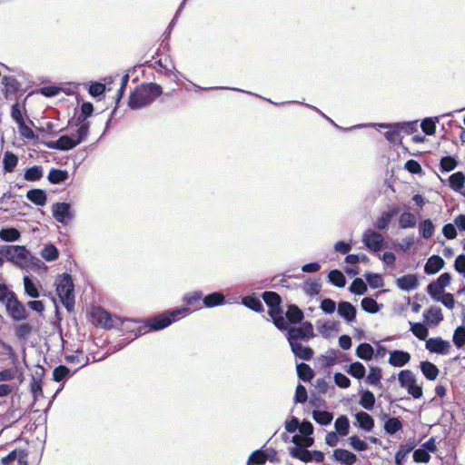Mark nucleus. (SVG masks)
<instances>
[{
    "label": "nucleus",
    "mask_w": 465,
    "mask_h": 465,
    "mask_svg": "<svg viewBox=\"0 0 465 465\" xmlns=\"http://www.w3.org/2000/svg\"><path fill=\"white\" fill-rule=\"evenodd\" d=\"M163 94V88L156 83H144L134 88L131 92L128 106L132 110H139L151 104L157 97Z\"/></svg>",
    "instance_id": "f257e3e1"
},
{
    "label": "nucleus",
    "mask_w": 465,
    "mask_h": 465,
    "mask_svg": "<svg viewBox=\"0 0 465 465\" xmlns=\"http://www.w3.org/2000/svg\"><path fill=\"white\" fill-rule=\"evenodd\" d=\"M0 254L3 255L8 262L15 264L20 268L28 267L41 262V261L34 257L30 252L22 245H2L0 246Z\"/></svg>",
    "instance_id": "f03ea898"
},
{
    "label": "nucleus",
    "mask_w": 465,
    "mask_h": 465,
    "mask_svg": "<svg viewBox=\"0 0 465 465\" xmlns=\"http://www.w3.org/2000/svg\"><path fill=\"white\" fill-rule=\"evenodd\" d=\"M55 285L61 302L68 312H72L74 310L75 303L74 285L72 275L67 272L59 275L55 281Z\"/></svg>",
    "instance_id": "7ed1b4c3"
},
{
    "label": "nucleus",
    "mask_w": 465,
    "mask_h": 465,
    "mask_svg": "<svg viewBox=\"0 0 465 465\" xmlns=\"http://www.w3.org/2000/svg\"><path fill=\"white\" fill-rule=\"evenodd\" d=\"M88 136V127L86 125H83L76 130V137H73L72 135L64 134L61 135L55 141H47L43 142L45 146L49 149L58 150L63 152H67L69 150L74 149L78 144L83 143L86 137Z\"/></svg>",
    "instance_id": "20e7f679"
},
{
    "label": "nucleus",
    "mask_w": 465,
    "mask_h": 465,
    "mask_svg": "<svg viewBox=\"0 0 465 465\" xmlns=\"http://www.w3.org/2000/svg\"><path fill=\"white\" fill-rule=\"evenodd\" d=\"M286 330V338L289 342H300L314 337L313 326L310 322H303L298 327H290Z\"/></svg>",
    "instance_id": "39448f33"
},
{
    "label": "nucleus",
    "mask_w": 465,
    "mask_h": 465,
    "mask_svg": "<svg viewBox=\"0 0 465 465\" xmlns=\"http://www.w3.org/2000/svg\"><path fill=\"white\" fill-rule=\"evenodd\" d=\"M4 305L5 306L8 316L15 322L25 321L28 318V312L22 302L18 300L15 292L11 295Z\"/></svg>",
    "instance_id": "423d86ee"
},
{
    "label": "nucleus",
    "mask_w": 465,
    "mask_h": 465,
    "mask_svg": "<svg viewBox=\"0 0 465 465\" xmlns=\"http://www.w3.org/2000/svg\"><path fill=\"white\" fill-rule=\"evenodd\" d=\"M171 324L172 323L168 314L166 311H164L163 312L148 319L145 326H139L137 328V331L135 332V336L138 337L145 333L147 328L151 331H160L170 326Z\"/></svg>",
    "instance_id": "0eeeda50"
},
{
    "label": "nucleus",
    "mask_w": 465,
    "mask_h": 465,
    "mask_svg": "<svg viewBox=\"0 0 465 465\" xmlns=\"http://www.w3.org/2000/svg\"><path fill=\"white\" fill-rule=\"evenodd\" d=\"M52 214L54 220L62 224H67L74 218L71 203L65 202L54 203L52 205Z\"/></svg>",
    "instance_id": "6e6552de"
},
{
    "label": "nucleus",
    "mask_w": 465,
    "mask_h": 465,
    "mask_svg": "<svg viewBox=\"0 0 465 465\" xmlns=\"http://www.w3.org/2000/svg\"><path fill=\"white\" fill-rule=\"evenodd\" d=\"M380 128L389 129L385 134V138L392 144H401L404 151H407V148L402 144L401 131L403 129H407V122H401L394 124H376Z\"/></svg>",
    "instance_id": "1a4fd4ad"
},
{
    "label": "nucleus",
    "mask_w": 465,
    "mask_h": 465,
    "mask_svg": "<svg viewBox=\"0 0 465 465\" xmlns=\"http://www.w3.org/2000/svg\"><path fill=\"white\" fill-rule=\"evenodd\" d=\"M94 317L96 319V322L99 325L106 328V329H112L115 327V322H119L121 325L123 326V329L125 331H129V327L125 325V322H131V321H124L121 317L116 316L114 319H113L112 315L106 312L104 309H97L94 313Z\"/></svg>",
    "instance_id": "9d476101"
},
{
    "label": "nucleus",
    "mask_w": 465,
    "mask_h": 465,
    "mask_svg": "<svg viewBox=\"0 0 465 465\" xmlns=\"http://www.w3.org/2000/svg\"><path fill=\"white\" fill-rule=\"evenodd\" d=\"M362 242L366 248L373 252H379L384 247L383 236L371 229L364 232Z\"/></svg>",
    "instance_id": "9b49d317"
},
{
    "label": "nucleus",
    "mask_w": 465,
    "mask_h": 465,
    "mask_svg": "<svg viewBox=\"0 0 465 465\" xmlns=\"http://www.w3.org/2000/svg\"><path fill=\"white\" fill-rule=\"evenodd\" d=\"M290 455L292 458L298 459L303 462H308L309 460V453L314 454V461L317 463H322L324 460V453L321 450H309L305 449L302 445H296L292 448H290Z\"/></svg>",
    "instance_id": "f8f14e48"
},
{
    "label": "nucleus",
    "mask_w": 465,
    "mask_h": 465,
    "mask_svg": "<svg viewBox=\"0 0 465 465\" xmlns=\"http://www.w3.org/2000/svg\"><path fill=\"white\" fill-rule=\"evenodd\" d=\"M425 348L433 353L447 355L451 348L450 342L444 341L440 337L430 338L426 340Z\"/></svg>",
    "instance_id": "ddd939ff"
},
{
    "label": "nucleus",
    "mask_w": 465,
    "mask_h": 465,
    "mask_svg": "<svg viewBox=\"0 0 465 465\" xmlns=\"http://www.w3.org/2000/svg\"><path fill=\"white\" fill-rule=\"evenodd\" d=\"M338 315L344 319L348 323L356 320L357 309L351 302L341 301L338 302Z\"/></svg>",
    "instance_id": "4468645a"
},
{
    "label": "nucleus",
    "mask_w": 465,
    "mask_h": 465,
    "mask_svg": "<svg viewBox=\"0 0 465 465\" xmlns=\"http://www.w3.org/2000/svg\"><path fill=\"white\" fill-rule=\"evenodd\" d=\"M93 113H94L93 104L90 102H84L80 107V114L74 121V125L77 126L78 128L83 125H86L89 129L90 123L87 122V119L93 114Z\"/></svg>",
    "instance_id": "2eb2a0df"
},
{
    "label": "nucleus",
    "mask_w": 465,
    "mask_h": 465,
    "mask_svg": "<svg viewBox=\"0 0 465 465\" xmlns=\"http://www.w3.org/2000/svg\"><path fill=\"white\" fill-rule=\"evenodd\" d=\"M2 84L5 86L4 95L7 100L12 99V95L15 94L21 88V84L14 76L4 75Z\"/></svg>",
    "instance_id": "dca6fc26"
},
{
    "label": "nucleus",
    "mask_w": 465,
    "mask_h": 465,
    "mask_svg": "<svg viewBox=\"0 0 465 465\" xmlns=\"http://www.w3.org/2000/svg\"><path fill=\"white\" fill-rule=\"evenodd\" d=\"M332 459L342 465H353L357 460V456L348 450L336 449L333 450Z\"/></svg>",
    "instance_id": "f3484780"
},
{
    "label": "nucleus",
    "mask_w": 465,
    "mask_h": 465,
    "mask_svg": "<svg viewBox=\"0 0 465 465\" xmlns=\"http://www.w3.org/2000/svg\"><path fill=\"white\" fill-rule=\"evenodd\" d=\"M268 314L272 319L273 324L280 330L284 331L287 329V324L283 317V311L282 305L272 307L268 309Z\"/></svg>",
    "instance_id": "a211bd4d"
},
{
    "label": "nucleus",
    "mask_w": 465,
    "mask_h": 465,
    "mask_svg": "<svg viewBox=\"0 0 465 465\" xmlns=\"http://www.w3.org/2000/svg\"><path fill=\"white\" fill-rule=\"evenodd\" d=\"M291 350L295 357L303 361H310L313 356V351L309 346H303L301 342H289Z\"/></svg>",
    "instance_id": "6ab92c4d"
},
{
    "label": "nucleus",
    "mask_w": 465,
    "mask_h": 465,
    "mask_svg": "<svg viewBox=\"0 0 465 465\" xmlns=\"http://www.w3.org/2000/svg\"><path fill=\"white\" fill-rule=\"evenodd\" d=\"M355 419L360 429L368 432L372 430L374 420L369 413L360 411L355 414Z\"/></svg>",
    "instance_id": "aec40b11"
},
{
    "label": "nucleus",
    "mask_w": 465,
    "mask_h": 465,
    "mask_svg": "<svg viewBox=\"0 0 465 465\" xmlns=\"http://www.w3.org/2000/svg\"><path fill=\"white\" fill-rule=\"evenodd\" d=\"M27 199L37 206H45L47 202L46 192L43 189H31L26 193Z\"/></svg>",
    "instance_id": "412c9836"
},
{
    "label": "nucleus",
    "mask_w": 465,
    "mask_h": 465,
    "mask_svg": "<svg viewBox=\"0 0 465 465\" xmlns=\"http://www.w3.org/2000/svg\"><path fill=\"white\" fill-rule=\"evenodd\" d=\"M201 300H203V292L201 291L188 292L183 298L184 306L191 308L193 312L201 308L199 306Z\"/></svg>",
    "instance_id": "4be33fe9"
},
{
    "label": "nucleus",
    "mask_w": 465,
    "mask_h": 465,
    "mask_svg": "<svg viewBox=\"0 0 465 465\" xmlns=\"http://www.w3.org/2000/svg\"><path fill=\"white\" fill-rule=\"evenodd\" d=\"M398 213L397 209H391L387 212H383L381 215L377 219L374 223V226L379 231L385 230L389 224L391 223L393 217H395Z\"/></svg>",
    "instance_id": "5701e85b"
},
{
    "label": "nucleus",
    "mask_w": 465,
    "mask_h": 465,
    "mask_svg": "<svg viewBox=\"0 0 465 465\" xmlns=\"http://www.w3.org/2000/svg\"><path fill=\"white\" fill-rule=\"evenodd\" d=\"M206 308H213L225 303V296L220 292H213L203 297Z\"/></svg>",
    "instance_id": "b1692460"
},
{
    "label": "nucleus",
    "mask_w": 465,
    "mask_h": 465,
    "mask_svg": "<svg viewBox=\"0 0 465 465\" xmlns=\"http://www.w3.org/2000/svg\"><path fill=\"white\" fill-rule=\"evenodd\" d=\"M289 323H301L304 318L303 312L295 304H290L285 312Z\"/></svg>",
    "instance_id": "393cba45"
},
{
    "label": "nucleus",
    "mask_w": 465,
    "mask_h": 465,
    "mask_svg": "<svg viewBox=\"0 0 465 465\" xmlns=\"http://www.w3.org/2000/svg\"><path fill=\"white\" fill-rule=\"evenodd\" d=\"M78 369L71 371L67 366L60 364L53 371V380L56 382L64 381L66 379L72 377Z\"/></svg>",
    "instance_id": "a878e982"
},
{
    "label": "nucleus",
    "mask_w": 465,
    "mask_h": 465,
    "mask_svg": "<svg viewBox=\"0 0 465 465\" xmlns=\"http://www.w3.org/2000/svg\"><path fill=\"white\" fill-rule=\"evenodd\" d=\"M242 304L256 312H262L264 308L261 300L253 293L242 298Z\"/></svg>",
    "instance_id": "bb28decb"
},
{
    "label": "nucleus",
    "mask_w": 465,
    "mask_h": 465,
    "mask_svg": "<svg viewBox=\"0 0 465 465\" xmlns=\"http://www.w3.org/2000/svg\"><path fill=\"white\" fill-rule=\"evenodd\" d=\"M69 178L67 170L52 168L47 175L48 181L52 184L64 183Z\"/></svg>",
    "instance_id": "cd10ccee"
},
{
    "label": "nucleus",
    "mask_w": 465,
    "mask_h": 465,
    "mask_svg": "<svg viewBox=\"0 0 465 465\" xmlns=\"http://www.w3.org/2000/svg\"><path fill=\"white\" fill-rule=\"evenodd\" d=\"M443 266L444 260L438 255H433L427 261L424 270L428 274H434L438 272Z\"/></svg>",
    "instance_id": "c85d7f7f"
},
{
    "label": "nucleus",
    "mask_w": 465,
    "mask_h": 465,
    "mask_svg": "<svg viewBox=\"0 0 465 465\" xmlns=\"http://www.w3.org/2000/svg\"><path fill=\"white\" fill-rule=\"evenodd\" d=\"M296 371L299 379L304 382H310L314 377L313 370L305 362L297 363Z\"/></svg>",
    "instance_id": "c756f323"
},
{
    "label": "nucleus",
    "mask_w": 465,
    "mask_h": 465,
    "mask_svg": "<svg viewBox=\"0 0 465 465\" xmlns=\"http://www.w3.org/2000/svg\"><path fill=\"white\" fill-rule=\"evenodd\" d=\"M361 306L364 312L371 314L377 313L383 307L371 296L364 297L361 300Z\"/></svg>",
    "instance_id": "7c9ffc66"
},
{
    "label": "nucleus",
    "mask_w": 465,
    "mask_h": 465,
    "mask_svg": "<svg viewBox=\"0 0 465 465\" xmlns=\"http://www.w3.org/2000/svg\"><path fill=\"white\" fill-rule=\"evenodd\" d=\"M168 317L171 321V323L175 322L176 321L186 317L187 315L193 312V310L189 307L182 306L171 310L166 311Z\"/></svg>",
    "instance_id": "2f4dec72"
},
{
    "label": "nucleus",
    "mask_w": 465,
    "mask_h": 465,
    "mask_svg": "<svg viewBox=\"0 0 465 465\" xmlns=\"http://www.w3.org/2000/svg\"><path fill=\"white\" fill-rule=\"evenodd\" d=\"M334 428L336 430L335 432H337L341 437L348 435L350 430L349 418L346 415H340L334 422Z\"/></svg>",
    "instance_id": "473e14b6"
},
{
    "label": "nucleus",
    "mask_w": 465,
    "mask_h": 465,
    "mask_svg": "<svg viewBox=\"0 0 465 465\" xmlns=\"http://www.w3.org/2000/svg\"><path fill=\"white\" fill-rule=\"evenodd\" d=\"M24 287H25V293L31 298L37 299L40 297V292L38 290V287L36 286L35 282H34L33 278L25 275L24 277Z\"/></svg>",
    "instance_id": "72a5a7b5"
},
{
    "label": "nucleus",
    "mask_w": 465,
    "mask_h": 465,
    "mask_svg": "<svg viewBox=\"0 0 465 465\" xmlns=\"http://www.w3.org/2000/svg\"><path fill=\"white\" fill-rule=\"evenodd\" d=\"M312 418L318 424L327 426L331 424L333 414L327 411L314 410L312 411Z\"/></svg>",
    "instance_id": "f704fd0d"
},
{
    "label": "nucleus",
    "mask_w": 465,
    "mask_h": 465,
    "mask_svg": "<svg viewBox=\"0 0 465 465\" xmlns=\"http://www.w3.org/2000/svg\"><path fill=\"white\" fill-rule=\"evenodd\" d=\"M426 321L433 325L439 324L443 320L441 309L437 306L430 307L425 313Z\"/></svg>",
    "instance_id": "c9c22d12"
},
{
    "label": "nucleus",
    "mask_w": 465,
    "mask_h": 465,
    "mask_svg": "<svg viewBox=\"0 0 465 465\" xmlns=\"http://www.w3.org/2000/svg\"><path fill=\"white\" fill-rule=\"evenodd\" d=\"M359 404L367 411L373 410L375 405L374 394L369 390L362 391Z\"/></svg>",
    "instance_id": "e433bc0d"
},
{
    "label": "nucleus",
    "mask_w": 465,
    "mask_h": 465,
    "mask_svg": "<svg viewBox=\"0 0 465 465\" xmlns=\"http://www.w3.org/2000/svg\"><path fill=\"white\" fill-rule=\"evenodd\" d=\"M389 362L395 367L405 365L407 363V351L397 350L391 351Z\"/></svg>",
    "instance_id": "4c0bfd02"
},
{
    "label": "nucleus",
    "mask_w": 465,
    "mask_h": 465,
    "mask_svg": "<svg viewBox=\"0 0 465 465\" xmlns=\"http://www.w3.org/2000/svg\"><path fill=\"white\" fill-rule=\"evenodd\" d=\"M374 354L373 348L367 342H362L356 348V356L364 361H371Z\"/></svg>",
    "instance_id": "58836bf2"
},
{
    "label": "nucleus",
    "mask_w": 465,
    "mask_h": 465,
    "mask_svg": "<svg viewBox=\"0 0 465 465\" xmlns=\"http://www.w3.org/2000/svg\"><path fill=\"white\" fill-rule=\"evenodd\" d=\"M21 238L20 232L14 227H5L0 230V239L5 242H15Z\"/></svg>",
    "instance_id": "ea45409f"
},
{
    "label": "nucleus",
    "mask_w": 465,
    "mask_h": 465,
    "mask_svg": "<svg viewBox=\"0 0 465 465\" xmlns=\"http://www.w3.org/2000/svg\"><path fill=\"white\" fill-rule=\"evenodd\" d=\"M329 282L339 288H342L346 284V278L344 274L337 269L331 270L328 274Z\"/></svg>",
    "instance_id": "a19ab883"
},
{
    "label": "nucleus",
    "mask_w": 465,
    "mask_h": 465,
    "mask_svg": "<svg viewBox=\"0 0 465 465\" xmlns=\"http://www.w3.org/2000/svg\"><path fill=\"white\" fill-rule=\"evenodd\" d=\"M44 175L43 167L40 165H34L28 167L24 174V178L29 182L39 181Z\"/></svg>",
    "instance_id": "79ce46f5"
},
{
    "label": "nucleus",
    "mask_w": 465,
    "mask_h": 465,
    "mask_svg": "<svg viewBox=\"0 0 465 465\" xmlns=\"http://www.w3.org/2000/svg\"><path fill=\"white\" fill-rule=\"evenodd\" d=\"M450 186L456 192H461L465 183V174L461 172H457L451 174L449 178Z\"/></svg>",
    "instance_id": "37998d69"
},
{
    "label": "nucleus",
    "mask_w": 465,
    "mask_h": 465,
    "mask_svg": "<svg viewBox=\"0 0 465 465\" xmlns=\"http://www.w3.org/2000/svg\"><path fill=\"white\" fill-rule=\"evenodd\" d=\"M18 163V157L12 152H5L3 159L4 171L5 173L14 172Z\"/></svg>",
    "instance_id": "c03bdc74"
},
{
    "label": "nucleus",
    "mask_w": 465,
    "mask_h": 465,
    "mask_svg": "<svg viewBox=\"0 0 465 465\" xmlns=\"http://www.w3.org/2000/svg\"><path fill=\"white\" fill-rule=\"evenodd\" d=\"M420 369L423 375L430 381H434L438 377L439 369L430 361L421 362Z\"/></svg>",
    "instance_id": "a18cd8bd"
},
{
    "label": "nucleus",
    "mask_w": 465,
    "mask_h": 465,
    "mask_svg": "<svg viewBox=\"0 0 465 465\" xmlns=\"http://www.w3.org/2000/svg\"><path fill=\"white\" fill-rule=\"evenodd\" d=\"M347 372L355 379L361 380L365 376L366 369L360 361H354L348 366Z\"/></svg>",
    "instance_id": "49530a36"
},
{
    "label": "nucleus",
    "mask_w": 465,
    "mask_h": 465,
    "mask_svg": "<svg viewBox=\"0 0 465 465\" xmlns=\"http://www.w3.org/2000/svg\"><path fill=\"white\" fill-rule=\"evenodd\" d=\"M262 298L268 306L277 307L282 304V297L275 292L266 291L262 294Z\"/></svg>",
    "instance_id": "de8ad7c7"
},
{
    "label": "nucleus",
    "mask_w": 465,
    "mask_h": 465,
    "mask_svg": "<svg viewBox=\"0 0 465 465\" xmlns=\"http://www.w3.org/2000/svg\"><path fill=\"white\" fill-rule=\"evenodd\" d=\"M41 256L46 262H54L59 256L58 249L52 243L45 244L41 250Z\"/></svg>",
    "instance_id": "09e8293b"
},
{
    "label": "nucleus",
    "mask_w": 465,
    "mask_h": 465,
    "mask_svg": "<svg viewBox=\"0 0 465 465\" xmlns=\"http://www.w3.org/2000/svg\"><path fill=\"white\" fill-rule=\"evenodd\" d=\"M349 290L351 293L362 295L367 292V284L361 278L357 277L351 283Z\"/></svg>",
    "instance_id": "8fccbe9b"
},
{
    "label": "nucleus",
    "mask_w": 465,
    "mask_h": 465,
    "mask_svg": "<svg viewBox=\"0 0 465 465\" xmlns=\"http://www.w3.org/2000/svg\"><path fill=\"white\" fill-rule=\"evenodd\" d=\"M367 283L372 289L381 288L383 286L384 282L381 274L375 272H366L364 274Z\"/></svg>",
    "instance_id": "3c124183"
},
{
    "label": "nucleus",
    "mask_w": 465,
    "mask_h": 465,
    "mask_svg": "<svg viewBox=\"0 0 465 465\" xmlns=\"http://www.w3.org/2000/svg\"><path fill=\"white\" fill-rule=\"evenodd\" d=\"M407 167H408V164H407V162H405L402 165V167L401 166H398L397 168H392L391 169V177L395 176V179H393V181H391V180H386L385 181V183L387 184V187L390 188L392 192H396V186L398 185V180H400L399 178V173L402 171V170H407Z\"/></svg>",
    "instance_id": "603ef678"
},
{
    "label": "nucleus",
    "mask_w": 465,
    "mask_h": 465,
    "mask_svg": "<svg viewBox=\"0 0 465 465\" xmlns=\"http://www.w3.org/2000/svg\"><path fill=\"white\" fill-rule=\"evenodd\" d=\"M302 290L308 296L312 297L320 293L322 284L317 281H307L304 282Z\"/></svg>",
    "instance_id": "864d4df0"
},
{
    "label": "nucleus",
    "mask_w": 465,
    "mask_h": 465,
    "mask_svg": "<svg viewBox=\"0 0 465 465\" xmlns=\"http://www.w3.org/2000/svg\"><path fill=\"white\" fill-rule=\"evenodd\" d=\"M339 326L340 322L338 321H326L322 326L318 327V330L323 337H328L330 331L338 332L340 331Z\"/></svg>",
    "instance_id": "5fc2aeb1"
},
{
    "label": "nucleus",
    "mask_w": 465,
    "mask_h": 465,
    "mask_svg": "<svg viewBox=\"0 0 465 465\" xmlns=\"http://www.w3.org/2000/svg\"><path fill=\"white\" fill-rule=\"evenodd\" d=\"M419 231L425 239H429L434 232V225L430 219L424 220L419 223Z\"/></svg>",
    "instance_id": "6e6d98bb"
},
{
    "label": "nucleus",
    "mask_w": 465,
    "mask_h": 465,
    "mask_svg": "<svg viewBox=\"0 0 465 465\" xmlns=\"http://www.w3.org/2000/svg\"><path fill=\"white\" fill-rule=\"evenodd\" d=\"M381 370L379 367H371L369 374L366 377V382L370 385H378L381 383Z\"/></svg>",
    "instance_id": "4d7b16f0"
},
{
    "label": "nucleus",
    "mask_w": 465,
    "mask_h": 465,
    "mask_svg": "<svg viewBox=\"0 0 465 465\" xmlns=\"http://www.w3.org/2000/svg\"><path fill=\"white\" fill-rule=\"evenodd\" d=\"M33 327L30 323L25 322L15 327V334L19 340H25L32 332Z\"/></svg>",
    "instance_id": "13d9d810"
},
{
    "label": "nucleus",
    "mask_w": 465,
    "mask_h": 465,
    "mask_svg": "<svg viewBox=\"0 0 465 465\" xmlns=\"http://www.w3.org/2000/svg\"><path fill=\"white\" fill-rule=\"evenodd\" d=\"M105 84L100 82H91L88 88V93L93 97H99L105 93Z\"/></svg>",
    "instance_id": "bf43d9fd"
},
{
    "label": "nucleus",
    "mask_w": 465,
    "mask_h": 465,
    "mask_svg": "<svg viewBox=\"0 0 465 465\" xmlns=\"http://www.w3.org/2000/svg\"><path fill=\"white\" fill-rule=\"evenodd\" d=\"M266 461L263 450H256L248 458L247 465H260Z\"/></svg>",
    "instance_id": "052dcab7"
},
{
    "label": "nucleus",
    "mask_w": 465,
    "mask_h": 465,
    "mask_svg": "<svg viewBox=\"0 0 465 465\" xmlns=\"http://www.w3.org/2000/svg\"><path fill=\"white\" fill-rule=\"evenodd\" d=\"M320 309L326 314H331L338 309V304L331 298H323Z\"/></svg>",
    "instance_id": "680f3d73"
},
{
    "label": "nucleus",
    "mask_w": 465,
    "mask_h": 465,
    "mask_svg": "<svg viewBox=\"0 0 465 465\" xmlns=\"http://www.w3.org/2000/svg\"><path fill=\"white\" fill-rule=\"evenodd\" d=\"M401 428V423L397 418H389L384 424V430L387 433L392 435Z\"/></svg>",
    "instance_id": "e2e57ef3"
},
{
    "label": "nucleus",
    "mask_w": 465,
    "mask_h": 465,
    "mask_svg": "<svg viewBox=\"0 0 465 465\" xmlns=\"http://www.w3.org/2000/svg\"><path fill=\"white\" fill-rule=\"evenodd\" d=\"M411 331L420 340L426 341L429 331L428 328L423 323L411 324Z\"/></svg>",
    "instance_id": "0e129e2a"
},
{
    "label": "nucleus",
    "mask_w": 465,
    "mask_h": 465,
    "mask_svg": "<svg viewBox=\"0 0 465 465\" xmlns=\"http://www.w3.org/2000/svg\"><path fill=\"white\" fill-rule=\"evenodd\" d=\"M440 165L442 172H451L457 167L458 162L451 156H445L440 159Z\"/></svg>",
    "instance_id": "69168bd1"
},
{
    "label": "nucleus",
    "mask_w": 465,
    "mask_h": 465,
    "mask_svg": "<svg viewBox=\"0 0 465 465\" xmlns=\"http://www.w3.org/2000/svg\"><path fill=\"white\" fill-rule=\"evenodd\" d=\"M429 295L436 302L445 293L443 288L439 287L435 282H431L427 286Z\"/></svg>",
    "instance_id": "338daca9"
},
{
    "label": "nucleus",
    "mask_w": 465,
    "mask_h": 465,
    "mask_svg": "<svg viewBox=\"0 0 465 465\" xmlns=\"http://www.w3.org/2000/svg\"><path fill=\"white\" fill-rule=\"evenodd\" d=\"M349 443L356 451H364L368 449V444L357 435L351 436L349 438Z\"/></svg>",
    "instance_id": "774afa93"
}]
</instances>
